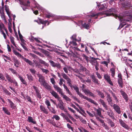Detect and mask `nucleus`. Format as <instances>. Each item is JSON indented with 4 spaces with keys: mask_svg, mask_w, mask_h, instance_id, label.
<instances>
[{
    "mask_svg": "<svg viewBox=\"0 0 132 132\" xmlns=\"http://www.w3.org/2000/svg\"><path fill=\"white\" fill-rule=\"evenodd\" d=\"M104 14L106 16H113L115 18L116 17V10L114 8L110 9L108 11L104 12Z\"/></svg>",
    "mask_w": 132,
    "mask_h": 132,
    "instance_id": "obj_1",
    "label": "nucleus"
},
{
    "mask_svg": "<svg viewBox=\"0 0 132 132\" xmlns=\"http://www.w3.org/2000/svg\"><path fill=\"white\" fill-rule=\"evenodd\" d=\"M118 82L119 86L120 88H122L123 87V83L122 80V75L120 73H118Z\"/></svg>",
    "mask_w": 132,
    "mask_h": 132,
    "instance_id": "obj_2",
    "label": "nucleus"
},
{
    "mask_svg": "<svg viewBox=\"0 0 132 132\" xmlns=\"http://www.w3.org/2000/svg\"><path fill=\"white\" fill-rule=\"evenodd\" d=\"M108 3H104L103 4L101 3H100L98 5V8L100 10H105L108 7Z\"/></svg>",
    "mask_w": 132,
    "mask_h": 132,
    "instance_id": "obj_3",
    "label": "nucleus"
},
{
    "mask_svg": "<svg viewBox=\"0 0 132 132\" xmlns=\"http://www.w3.org/2000/svg\"><path fill=\"white\" fill-rule=\"evenodd\" d=\"M46 16L47 18H50L51 17H57V18L59 19V18H61L62 19H69L70 18L69 17H68V16H56L55 15L54 16V15L52 14L51 13H49L48 14H47L46 15Z\"/></svg>",
    "mask_w": 132,
    "mask_h": 132,
    "instance_id": "obj_4",
    "label": "nucleus"
},
{
    "mask_svg": "<svg viewBox=\"0 0 132 132\" xmlns=\"http://www.w3.org/2000/svg\"><path fill=\"white\" fill-rule=\"evenodd\" d=\"M20 3L22 5H23L24 6H21L22 7L23 10L25 11L27 9V8L25 6H30V2L29 1H27V2L24 1H19Z\"/></svg>",
    "mask_w": 132,
    "mask_h": 132,
    "instance_id": "obj_5",
    "label": "nucleus"
},
{
    "mask_svg": "<svg viewBox=\"0 0 132 132\" xmlns=\"http://www.w3.org/2000/svg\"><path fill=\"white\" fill-rule=\"evenodd\" d=\"M59 102V103L57 104H56V106L57 108H58V106L59 108L62 110H63L64 108V107L63 105V103L62 101V100L60 99V98L57 100Z\"/></svg>",
    "mask_w": 132,
    "mask_h": 132,
    "instance_id": "obj_6",
    "label": "nucleus"
},
{
    "mask_svg": "<svg viewBox=\"0 0 132 132\" xmlns=\"http://www.w3.org/2000/svg\"><path fill=\"white\" fill-rule=\"evenodd\" d=\"M38 76L39 77L38 81L40 82L41 85L46 82L45 79L44 77L40 74H38Z\"/></svg>",
    "mask_w": 132,
    "mask_h": 132,
    "instance_id": "obj_7",
    "label": "nucleus"
},
{
    "mask_svg": "<svg viewBox=\"0 0 132 132\" xmlns=\"http://www.w3.org/2000/svg\"><path fill=\"white\" fill-rule=\"evenodd\" d=\"M120 1H121V3L122 5L125 7L129 8L131 6L130 3L128 1H126L124 2H122L121 0H120Z\"/></svg>",
    "mask_w": 132,
    "mask_h": 132,
    "instance_id": "obj_8",
    "label": "nucleus"
},
{
    "mask_svg": "<svg viewBox=\"0 0 132 132\" xmlns=\"http://www.w3.org/2000/svg\"><path fill=\"white\" fill-rule=\"evenodd\" d=\"M119 122L121 125V126L124 127L125 129L128 130L129 129L130 127L129 126L121 119H119Z\"/></svg>",
    "mask_w": 132,
    "mask_h": 132,
    "instance_id": "obj_9",
    "label": "nucleus"
},
{
    "mask_svg": "<svg viewBox=\"0 0 132 132\" xmlns=\"http://www.w3.org/2000/svg\"><path fill=\"white\" fill-rule=\"evenodd\" d=\"M120 92L123 98L127 102L128 100V98L127 94L122 89L120 90Z\"/></svg>",
    "mask_w": 132,
    "mask_h": 132,
    "instance_id": "obj_10",
    "label": "nucleus"
},
{
    "mask_svg": "<svg viewBox=\"0 0 132 132\" xmlns=\"http://www.w3.org/2000/svg\"><path fill=\"white\" fill-rule=\"evenodd\" d=\"M53 87L57 91V92L59 93L61 95L63 94L62 89L59 87L57 86L56 85H53Z\"/></svg>",
    "mask_w": 132,
    "mask_h": 132,
    "instance_id": "obj_11",
    "label": "nucleus"
},
{
    "mask_svg": "<svg viewBox=\"0 0 132 132\" xmlns=\"http://www.w3.org/2000/svg\"><path fill=\"white\" fill-rule=\"evenodd\" d=\"M121 21L122 22L121 24L120 25L119 27H120V28L123 27V26L126 24V23L124 21H129V20L128 19H124L123 18H122L120 19Z\"/></svg>",
    "mask_w": 132,
    "mask_h": 132,
    "instance_id": "obj_12",
    "label": "nucleus"
},
{
    "mask_svg": "<svg viewBox=\"0 0 132 132\" xmlns=\"http://www.w3.org/2000/svg\"><path fill=\"white\" fill-rule=\"evenodd\" d=\"M104 77L110 85H113L110 79V77L107 74H105L104 75Z\"/></svg>",
    "mask_w": 132,
    "mask_h": 132,
    "instance_id": "obj_13",
    "label": "nucleus"
},
{
    "mask_svg": "<svg viewBox=\"0 0 132 132\" xmlns=\"http://www.w3.org/2000/svg\"><path fill=\"white\" fill-rule=\"evenodd\" d=\"M50 93L55 98L57 99V100L60 98L58 95V94L54 90H51L50 91Z\"/></svg>",
    "mask_w": 132,
    "mask_h": 132,
    "instance_id": "obj_14",
    "label": "nucleus"
},
{
    "mask_svg": "<svg viewBox=\"0 0 132 132\" xmlns=\"http://www.w3.org/2000/svg\"><path fill=\"white\" fill-rule=\"evenodd\" d=\"M79 23L81 24L82 25V26L85 28L88 29L89 27V23L87 24L85 23H84L83 21H79Z\"/></svg>",
    "mask_w": 132,
    "mask_h": 132,
    "instance_id": "obj_15",
    "label": "nucleus"
},
{
    "mask_svg": "<svg viewBox=\"0 0 132 132\" xmlns=\"http://www.w3.org/2000/svg\"><path fill=\"white\" fill-rule=\"evenodd\" d=\"M82 98L85 99L87 100L89 102L94 104L96 105H98L97 104L96 102H95L94 100H92L90 98H89L87 97L84 96Z\"/></svg>",
    "mask_w": 132,
    "mask_h": 132,
    "instance_id": "obj_16",
    "label": "nucleus"
},
{
    "mask_svg": "<svg viewBox=\"0 0 132 132\" xmlns=\"http://www.w3.org/2000/svg\"><path fill=\"white\" fill-rule=\"evenodd\" d=\"M13 59V61L14 62V65L16 68H18L19 67L18 65H20V62L19 61L18 59L15 58H14Z\"/></svg>",
    "mask_w": 132,
    "mask_h": 132,
    "instance_id": "obj_17",
    "label": "nucleus"
},
{
    "mask_svg": "<svg viewBox=\"0 0 132 132\" xmlns=\"http://www.w3.org/2000/svg\"><path fill=\"white\" fill-rule=\"evenodd\" d=\"M73 88L75 90L76 92L79 95L80 97L82 98L84 95H83L82 93L79 92V89L78 87L76 86H73Z\"/></svg>",
    "mask_w": 132,
    "mask_h": 132,
    "instance_id": "obj_18",
    "label": "nucleus"
},
{
    "mask_svg": "<svg viewBox=\"0 0 132 132\" xmlns=\"http://www.w3.org/2000/svg\"><path fill=\"white\" fill-rule=\"evenodd\" d=\"M40 109L41 111L42 112L46 114L48 113L47 109L45 108L44 106L40 105Z\"/></svg>",
    "mask_w": 132,
    "mask_h": 132,
    "instance_id": "obj_19",
    "label": "nucleus"
},
{
    "mask_svg": "<svg viewBox=\"0 0 132 132\" xmlns=\"http://www.w3.org/2000/svg\"><path fill=\"white\" fill-rule=\"evenodd\" d=\"M95 110L97 112V114L99 116L101 117L102 118H104L103 116L102 115L101 113V109L99 108L97 109H96Z\"/></svg>",
    "mask_w": 132,
    "mask_h": 132,
    "instance_id": "obj_20",
    "label": "nucleus"
},
{
    "mask_svg": "<svg viewBox=\"0 0 132 132\" xmlns=\"http://www.w3.org/2000/svg\"><path fill=\"white\" fill-rule=\"evenodd\" d=\"M7 100L11 108L12 109H15L16 106L14 104L10 99H8Z\"/></svg>",
    "mask_w": 132,
    "mask_h": 132,
    "instance_id": "obj_21",
    "label": "nucleus"
},
{
    "mask_svg": "<svg viewBox=\"0 0 132 132\" xmlns=\"http://www.w3.org/2000/svg\"><path fill=\"white\" fill-rule=\"evenodd\" d=\"M41 85H43L46 89L47 90H50L51 89V86L46 82H44Z\"/></svg>",
    "mask_w": 132,
    "mask_h": 132,
    "instance_id": "obj_22",
    "label": "nucleus"
},
{
    "mask_svg": "<svg viewBox=\"0 0 132 132\" xmlns=\"http://www.w3.org/2000/svg\"><path fill=\"white\" fill-rule=\"evenodd\" d=\"M5 10L6 12V13L7 15H8V16L9 18H10L11 20V15H10V13L9 11V8L8 6H7L6 5H5Z\"/></svg>",
    "mask_w": 132,
    "mask_h": 132,
    "instance_id": "obj_23",
    "label": "nucleus"
},
{
    "mask_svg": "<svg viewBox=\"0 0 132 132\" xmlns=\"http://www.w3.org/2000/svg\"><path fill=\"white\" fill-rule=\"evenodd\" d=\"M5 76L8 81L9 82L11 83L13 80V79L11 78V77L10 76V75H9L7 73H6L5 74Z\"/></svg>",
    "mask_w": 132,
    "mask_h": 132,
    "instance_id": "obj_24",
    "label": "nucleus"
},
{
    "mask_svg": "<svg viewBox=\"0 0 132 132\" xmlns=\"http://www.w3.org/2000/svg\"><path fill=\"white\" fill-rule=\"evenodd\" d=\"M19 78L20 79V80L23 83V84L26 85H27V83L25 80L21 76H19Z\"/></svg>",
    "mask_w": 132,
    "mask_h": 132,
    "instance_id": "obj_25",
    "label": "nucleus"
},
{
    "mask_svg": "<svg viewBox=\"0 0 132 132\" xmlns=\"http://www.w3.org/2000/svg\"><path fill=\"white\" fill-rule=\"evenodd\" d=\"M23 59L27 63H28L29 65L33 66V63L32 62L30 61V60L26 58L23 57Z\"/></svg>",
    "mask_w": 132,
    "mask_h": 132,
    "instance_id": "obj_26",
    "label": "nucleus"
},
{
    "mask_svg": "<svg viewBox=\"0 0 132 132\" xmlns=\"http://www.w3.org/2000/svg\"><path fill=\"white\" fill-rule=\"evenodd\" d=\"M76 34H74L71 37V38L73 40L77 41L78 42L80 41L81 40V37H79L78 39H77L76 38Z\"/></svg>",
    "mask_w": 132,
    "mask_h": 132,
    "instance_id": "obj_27",
    "label": "nucleus"
},
{
    "mask_svg": "<svg viewBox=\"0 0 132 132\" xmlns=\"http://www.w3.org/2000/svg\"><path fill=\"white\" fill-rule=\"evenodd\" d=\"M34 2L35 3V6H34V7L36 8V7L37 8V9H38L39 10H42L43 8L40 6L38 4H37L35 2V1H34Z\"/></svg>",
    "mask_w": 132,
    "mask_h": 132,
    "instance_id": "obj_28",
    "label": "nucleus"
},
{
    "mask_svg": "<svg viewBox=\"0 0 132 132\" xmlns=\"http://www.w3.org/2000/svg\"><path fill=\"white\" fill-rule=\"evenodd\" d=\"M28 121L29 122L32 123L34 124H35L36 123V121L34 120L33 119L32 117L30 116L28 117Z\"/></svg>",
    "mask_w": 132,
    "mask_h": 132,
    "instance_id": "obj_29",
    "label": "nucleus"
},
{
    "mask_svg": "<svg viewBox=\"0 0 132 132\" xmlns=\"http://www.w3.org/2000/svg\"><path fill=\"white\" fill-rule=\"evenodd\" d=\"M76 41L73 40L72 41L70 42L69 45H70V47H72V48H73L72 47L73 46H75L77 45V44Z\"/></svg>",
    "mask_w": 132,
    "mask_h": 132,
    "instance_id": "obj_30",
    "label": "nucleus"
},
{
    "mask_svg": "<svg viewBox=\"0 0 132 132\" xmlns=\"http://www.w3.org/2000/svg\"><path fill=\"white\" fill-rule=\"evenodd\" d=\"M90 62L93 65H94L95 64L98 63L97 61L95 60V59H94L92 58V59L90 60Z\"/></svg>",
    "mask_w": 132,
    "mask_h": 132,
    "instance_id": "obj_31",
    "label": "nucleus"
},
{
    "mask_svg": "<svg viewBox=\"0 0 132 132\" xmlns=\"http://www.w3.org/2000/svg\"><path fill=\"white\" fill-rule=\"evenodd\" d=\"M110 71L111 73V75L112 77H114L115 75V69L114 68H112L110 69Z\"/></svg>",
    "mask_w": 132,
    "mask_h": 132,
    "instance_id": "obj_32",
    "label": "nucleus"
},
{
    "mask_svg": "<svg viewBox=\"0 0 132 132\" xmlns=\"http://www.w3.org/2000/svg\"><path fill=\"white\" fill-rule=\"evenodd\" d=\"M96 91L98 95L100 96L101 98H103L104 97V95L102 92L98 90H97Z\"/></svg>",
    "mask_w": 132,
    "mask_h": 132,
    "instance_id": "obj_33",
    "label": "nucleus"
},
{
    "mask_svg": "<svg viewBox=\"0 0 132 132\" xmlns=\"http://www.w3.org/2000/svg\"><path fill=\"white\" fill-rule=\"evenodd\" d=\"M100 14V13H98L97 14H95V13H93L92 14L89 15L88 16L90 18L94 17H95L96 16V17L95 18V19H96L97 18V16L98 15Z\"/></svg>",
    "mask_w": 132,
    "mask_h": 132,
    "instance_id": "obj_34",
    "label": "nucleus"
},
{
    "mask_svg": "<svg viewBox=\"0 0 132 132\" xmlns=\"http://www.w3.org/2000/svg\"><path fill=\"white\" fill-rule=\"evenodd\" d=\"M92 78L93 79V81L95 83L97 84H99L98 80L93 75L92 76Z\"/></svg>",
    "mask_w": 132,
    "mask_h": 132,
    "instance_id": "obj_35",
    "label": "nucleus"
},
{
    "mask_svg": "<svg viewBox=\"0 0 132 132\" xmlns=\"http://www.w3.org/2000/svg\"><path fill=\"white\" fill-rule=\"evenodd\" d=\"M62 96L63 98L65 99L67 101H70L71 100L70 99L69 97H68L66 95H65L63 94Z\"/></svg>",
    "mask_w": 132,
    "mask_h": 132,
    "instance_id": "obj_36",
    "label": "nucleus"
},
{
    "mask_svg": "<svg viewBox=\"0 0 132 132\" xmlns=\"http://www.w3.org/2000/svg\"><path fill=\"white\" fill-rule=\"evenodd\" d=\"M1 16L2 19L4 20V22L6 23H7V21L5 19V15L3 12H2L1 14Z\"/></svg>",
    "mask_w": 132,
    "mask_h": 132,
    "instance_id": "obj_37",
    "label": "nucleus"
},
{
    "mask_svg": "<svg viewBox=\"0 0 132 132\" xmlns=\"http://www.w3.org/2000/svg\"><path fill=\"white\" fill-rule=\"evenodd\" d=\"M26 75L27 76V78L29 80L31 81L33 80V77L31 74H27Z\"/></svg>",
    "mask_w": 132,
    "mask_h": 132,
    "instance_id": "obj_38",
    "label": "nucleus"
},
{
    "mask_svg": "<svg viewBox=\"0 0 132 132\" xmlns=\"http://www.w3.org/2000/svg\"><path fill=\"white\" fill-rule=\"evenodd\" d=\"M2 109L5 113L9 115L10 114V112H9L8 110L6 109L4 107H3Z\"/></svg>",
    "mask_w": 132,
    "mask_h": 132,
    "instance_id": "obj_39",
    "label": "nucleus"
},
{
    "mask_svg": "<svg viewBox=\"0 0 132 132\" xmlns=\"http://www.w3.org/2000/svg\"><path fill=\"white\" fill-rule=\"evenodd\" d=\"M67 81V83L71 87H72V85L71 84V81L70 78H68L66 80Z\"/></svg>",
    "mask_w": 132,
    "mask_h": 132,
    "instance_id": "obj_40",
    "label": "nucleus"
},
{
    "mask_svg": "<svg viewBox=\"0 0 132 132\" xmlns=\"http://www.w3.org/2000/svg\"><path fill=\"white\" fill-rule=\"evenodd\" d=\"M116 112L119 114H120L121 113L120 107L116 105Z\"/></svg>",
    "mask_w": 132,
    "mask_h": 132,
    "instance_id": "obj_41",
    "label": "nucleus"
},
{
    "mask_svg": "<svg viewBox=\"0 0 132 132\" xmlns=\"http://www.w3.org/2000/svg\"><path fill=\"white\" fill-rule=\"evenodd\" d=\"M11 41L12 44L15 47H16L14 42V38L12 37H10Z\"/></svg>",
    "mask_w": 132,
    "mask_h": 132,
    "instance_id": "obj_42",
    "label": "nucleus"
},
{
    "mask_svg": "<svg viewBox=\"0 0 132 132\" xmlns=\"http://www.w3.org/2000/svg\"><path fill=\"white\" fill-rule=\"evenodd\" d=\"M61 74L63 78L66 80L69 78L68 77L66 74L64 73H61Z\"/></svg>",
    "mask_w": 132,
    "mask_h": 132,
    "instance_id": "obj_43",
    "label": "nucleus"
},
{
    "mask_svg": "<svg viewBox=\"0 0 132 132\" xmlns=\"http://www.w3.org/2000/svg\"><path fill=\"white\" fill-rule=\"evenodd\" d=\"M115 1V0H111L109 2V3L111 5L115 6L116 5Z\"/></svg>",
    "mask_w": 132,
    "mask_h": 132,
    "instance_id": "obj_44",
    "label": "nucleus"
},
{
    "mask_svg": "<svg viewBox=\"0 0 132 132\" xmlns=\"http://www.w3.org/2000/svg\"><path fill=\"white\" fill-rule=\"evenodd\" d=\"M52 119H55V120L57 121L59 120L60 119V118L59 116L57 115H54L53 116V117L52 118Z\"/></svg>",
    "mask_w": 132,
    "mask_h": 132,
    "instance_id": "obj_45",
    "label": "nucleus"
},
{
    "mask_svg": "<svg viewBox=\"0 0 132 132\" xmlns=\"http://www.w3.org/2000/svg\"><path fill=\"white\" fill-rule=\"evenodd\" d=\"M108 114L111 117H112L113 116V114L111 110L108 111L107 112Z\"/></svg>",
    "mask_w": 132,
    "mask_h": 132,
    "instance_id": "obj_46",
    "label": "nucleus"
},
{
    "mask_svg": "<svg viewBox=\"0 0 132 132\" xmlns=\"http://www.w3.org/2000/svg\"><path fill=\"white\" fill-rule=\"evenodd\" d=\"M40 23L42 24H44V26H45L46 24L47 23H48L47 24V25H48L49 24L48 21L47 20H45V21L41 20L40 21Z\"/></svg>",
    "mask_w": 132,
    "mask_h": 132,
    "instance_id": "obj_47",
    "label": "nucleus"
},
{
    "mask_svg": "<svg viewBox=\"0 0 132 132\" xmlns=\"http://www.w3.org/2000/svg\"><path fill=\"white\" fill-rule=\"evenodd\" d=\"M83 91L86 95H88V94H89L90 92L89 90L87 89L84 90Z\"/></svg>",
    "mask_w": 132,
    "mask_h": 132,
    "instance_id": "obj_48",
    "label": "nucleus"
},
{
    "mask_svg": "<svg viewBox=\"0 0 132 132\" xmlns=\"http://www.w3.org/2000/svg\"><path fill=\"white\" fill-rule=\"evenodd\" d=\"M45 103L46 105H47V108L48 109H49V106L51 105L50 101L48 100H46L45 101Z\"/></svg>",
    "mask_w": 132,
    "mask_h": 132,
    "instance_id": "obj_49",
    "label": "nucleus"
},
{
    "mask_svg": "<svg viewBox=\"0 0 132 132\" xmlns=\"http://www.w3.org/2000/svg\"><path fill=\"white\" fill-rule=\"evenodd\" d=\"M107 99L109 103H110L112 101V99L110 96L108 95L107 97Z\"/></svg>",
    "mask_w": 132,
    "mask_h": 132,
    "instance_id": "obj_50",
    "label": "nucleus"
},
{
    "mask_svg": "<svg viewBox=\"0 0 132 132\" xmlns=\"http://www.w3.org/2000/svg\"><path fill=\"white\" fill-rule=\"evenodd\" d=\"M29 69L32 75H34L36 74V71L34 69Z\"/></svg>",
    "mask_w": 132,
    "mask_h": 132,
    "instance_id": "obj_51",
    "label": "nucleus"
},
{
    "mask_svg": "<svg viewBox=\"0 0 132 132\" xmlns=\"http://www.w3.org/2000/svg\"><path fill=\"white\" fill-rule=\"evenodd\" d=\"M41 69L42 71L44 73H45L46 74H47L49 72V70H48L44 69L43 68H41Z\"/></svg>",
    "mask_w": 132,
    "mask_h": 132,
    "instance_id": "obj_52",
    "label": "nucleus"
},
{
    "mask_svg": "<svg viewBox=\"0 0 132 132\" xmlns=\"http://www.w3.org/2000/svg\"><path fill=\"white\" fill-rule=\"evenodd\" d=\"M95 116L96 117V119L99 121L101 123H104V121L103 120L100 119L99 117L96 116V115H95Z\"/></svg>",
    "mask_w": 132,
    "mask_h": 132,
    "instance_id": "obj_53",
    "label": "nucleus"
},
{
    "mask_svg": "<svg viewBox=\"0 0 132 132\" xmlns=\"http://www.w3.org/2000/svg\"><path fill=\"white\" fill-rule=\"evenodd\" d=\"M9 70L13 74H16L17 72L14 69L12 68H9Z\"/></svg>",
    "mask_w": 132,
    "mask_h": 132,
    "instance_id": "obj_54",
    "label": "nucleus"
},
{
    "mask_svg": "<svg viewBox=\"0 0 132 132\" xmlns=\"http://www.w3.org/2000/svg\"><path fill=\"white\" fill-rule=\"evenodd\" d=\"M78 129L80 131V132H86L87 130H86L82 128H78Z\"/></svg>",
    "mask_w": 132,
    "mask_h": 132,
    "instance_id": "obj_55",
    "label": "nucleus"
},
{
    "mask_svg": "<svg viewBox=\"0 0 132 132\" xmlns=\"http://www.w3.org/2000/svg\"><path fill=\"white\" fill-rule=\"evenodd\" d=\"M49 62L51 63V65L53 67H55L56 63L54 62L53 61L51 60H50Z\"/></svg>",
    "mask_w": 132,
    "mask_h": 132,
    "instance_id": "obj_56",
    "label": "nucleus"
},
{
    "mask_svg": "<svg viewBox=\"0 0 132 132\" xmlns=\"http://www.w3.org/2000/svg\"><path fill=\"white\" fill-rule=\"evenodd\" d=\"M80 120L83 123L86 124V120L82 118L81 117H80L79 118Z\"/></svg>",
    "mask_w": 132,
    "mask_h": 132,
    "instance_id": "obj_57",
    "label": "nucleus"
},
{
    "mask_svg": "<svg viewBox=\"0 0 132 132\" xmlns=\"http://www.w3.org/2000/svg\"><path fill=\"white\" fill-rule=\"evenodd\" d=\"M3 92L6 94H7L8 95L10 94V93L5 88H4L3 89Z\"/></svg>",
    "mask_w": 132,
    "mask_h": 132,
    "instance_id": "obj_58",
    "label": "nucleus"
},
{
    "mask_svg": "<svg viewBox=\"0 0 132 132\" xmlns=\"http://www.w3.org/2000/svg\"><path fill=\"white\" fill-rule=\"evenodd\" d=\"M0 78L2 80L5 79V78L3 75L1 73H0Z\"/></svg>",
    "mask_w": 132,
    "mask_h": 132,
    "instance_id": "obj_59",
    "label": "nucleus"
},
{
    "mask_svg": "<svg viewBox=\"0 0 132 132\" xmlns=\"http://www.w3.org/2000/svg\"><path fill=\"white\" fill-rule=\"evenodd\" d=\"M108 62L106 61H103L101 62V63L102 64H104L107 67L108 65Z\"/></svg>",
    "mask_w": 132,
    "mask_h": 132,
    "instance_id": "obj_60",
    "label": "nucleus"
},
{
    "mask_svg": "<svg viewBox=\"0 0 132 132\" xmlns=\"http://www.w3.org/2000/svg\"><path fill=\"white\" fill-rule=\"evenodd\" d=\"M36 95L37 97L39 98H42L39 92V91L36 92Z\"/></svg>",
    "mask_w": 132,
    "mask_h": 132,
    "instance_id": "obj_61",
    "label": "nucleus"
},
{
    "mask_svg": "<svg viewBox=\"0 0 132 132\" xmlns=\"http://www.w3.org/2000/svg\"><path fill=\"white\" fill-rule=\"evenodd\" d=\"M109 125H111V126L112 127H113L114 126L113 123L111 120H109Z\"/></svg>",
    "mask_w": 132,
    "mask_h": 132,
    "instance_id": "obj_62",
    "label": "nucleus"
},
{
    "mask_svg": "<svg viewBox=\"0 0 132 132\" xmlns=\"http://www.w3.org/2000/svg\"><path fill=\"white\" fill-rule=\"evenodd\" d=\"M0 32L3 35L4 39H6V36L5 33L4 32L3 30H1V31Z\"/></svg>",
    "mask_w": 132,
    "mask_h": 132,
    "instance_id": "obj_63",
    "label": "nucleus"
},
{
    "mask_svg": "<svg viewBox=\"0 0 132 132\" xmlns=\"http://www.w3.org/2000/svg\"><path fill=\"white\" fill-rule=\"evenodd\" d=\"M65 119L67 121V122H68L71 124L72 123V122L71 121V120H70L69 119L67 116L65 117Z\"/></svg>",
    "mask_w": 132,
    "mask_h": 132,
    "instance_id": "obj_64",
    "label": "nucleus"
}]
</instances>
